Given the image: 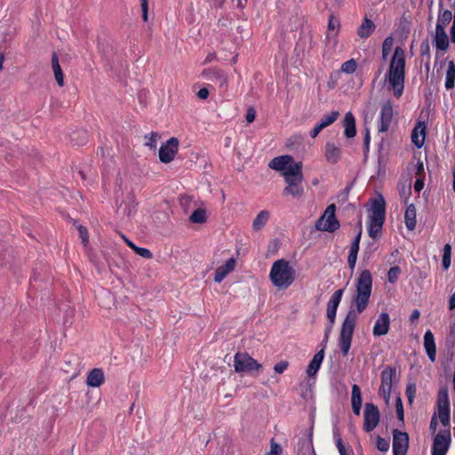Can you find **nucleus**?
Masks as SVG:
<instances>
[{
	"label": "nucleus",
	"instance_id": "obj_1",
	"mask_svg": "<svg viewBox=\"0 0 455 455\" xmlns=\"http://www.w3.org/2000/svg\"><path fill=\"white\" fill-rule=\"evenodd\" d=\"M371 290V274L366 269L360 274L356 280L355 293L352 298L350 308L341 324L338 342L343 356L348 355L357 321V314H362L368 307Z\"/></svg>",
	"mask_w": 455,
	"mask_h": 455
},
{
	"label": "nucleus",
	"instance_id": "obj_2",
	"mask_svg": "<svg viewBox=\"0 0 455 455\" xmlns=\"http://www.w3.org/2000/svg\"><path fill=\"white\" fill-rule=\"evenodd\" d=\"M406 52L401 46H396L390 59L385 74L387 90L392 91L396 99H400L405 86Z\"/></svg>",
	"mask_w": 455,
	"mask_h": 455
},
{
	"label": "nucleus",
	"instance_id": "obj_3",
	"mask_svg": "<svg viewBox=\"0 0 455 455\" xmlns=\"http://www.w3.org/2000/svg\"><path fill=\"white\" fill-rule=\"evenodd\" d=\"M269 278L275 287L283 291L288 289L295 281L296 270L288 260L281 259L273 263Z\"/></svg>",
	"mask_w": 455,
	"mask_h": 455
},
{
	"label": "nucleus",
	"instance_id": "obj_4",
	"mask_svg": "<svg viewBox=\"0 0 455 455\" xmlns=\"http://www.w3.org/2000/svg\"><path fill=\"white\" fill-rule=\"evenodd\" d=\"M370 212L367 226L368 235L376 239L381 234L386 219V202L381 195L372 200Z\"/></svg>",
	"mask_w": 455,
	"mask_h": 455
},
{
	"label": "nucleus",
	"instance_id": "obj_5",
	"mask_svg": "<svg viewBox=\"0 0 455 455\" xmlns=\"http://www.w3.org/2000/svg\"><path fill=\"white\" fill-rule=\"evenodd\" d=\"M284 181L287 186L283 191V196H292L293 197H299L304 193L302 187L303 173L299 165L295 166L293 169L283 173Z\"/></svg>",
	"mask_w": 455,
	"mask_h": 455
},
{
	"label": "nucleus",
	"instance_id": "obj_6",
	"mask_svg": "<svg viewBox=\"0 0 455 455\" xmlns=\"http://www.w3.org/2000/svg\"><path fill=\"white\" fill-rule=\"evenodd\" d=\"M436 406L438 418L444 427H450L451 422V403L448 388L443 387L437 394Z\"/></svg>",
	"mask_w": 455,
	"mask_h": 455
},
{
	"label": "nucleus",
	"instance_id": "obj_7",
	"mask_svg": "<svg viewBox=\"0 0 455 455\" xmlns=\"http://www.w3.org/2000/svg\"><path fill=\"white\" fill-rule=\"evenodd\" d=\"M336 206L331 204L327 206L323 214L315 222V228L320 231L334 232L339 228L340 224L335 215Z\"/></svg>",
	"mask_w": 455,
	"mask_h": 455
},
{
	"label": "nucleus",
	"instance_id": "obj_8",
	"mask_svg": "<svg viewBox=\"0 0 455 455\" xmlns=\"http://www.w3.org/2000/svg\"><path fill=\"white\" fill-rule=\"evenodd\" d=\"M396 368L386 365L380 373L381 383L379 388V394L387 402L393 387V381L395 380Z\"/></svg>",
	"mask_w": 455,
	"mask_h": 455
},
{
	"label": "nucleus",
	"instance_id": "obj_9",
	"mask_svg": "<svg viewBox=\"0 0 455 455\" xmlns=\"http://www.w3.org/2000/svg\"><path fill=\"white\" fill-rule=\"evenodd\" d=\"M451 442L450 427L440 430L434 437L432 455H446Z\"/></svg>",
	"mask_w": 455,
	"mask_h": 455
},
{
	"label": "nucleus",
	"instance_id": "obj_10",
	"mask_svg": "<svg viewBox=\"0 0 455 455\" xmlns=\"http://www.w3.org/2000/svg\"><path fill=\"white\" fill-rule=\"evenodd\" d=\"M379 420L380 414L379 408L371 403H365L363 412V430L367 433L371 432L379 425Z\"/></svg>",
	"mask_w": 455,
	"mask_h": 455
},
{
	"label": "nucleus",
	"instance_id": "obj_11",
	"mask_svg": "<svg viewBox=\"0 0 455 455\" xmlns=\"http://www.w3.org/2000/svg\"><path fill=\"white\" fill-rule=\"evenodd\" d=\"M299 165L302 168L301 162H295L293 157L289 155L280 156L273 158L268 166L275 171L282 172V175L283 173L288 172L291 169H293L295 166Z\"/></svg>",
	"mask_w": 455,
	"mask_h": 455
},
{
	"label": "nucleus",
	"instance_id": "obj_12",
	"mask_svg": "<svg viewBox=\"0 0 455 455\" xmlns=\"http://www.w3.org/2000/svg\"><path fill=\"white\" fill-rule=\"evenodd\" d=\"M179 149V140L175 137L169 139L160 147L159 159L162 163L169 164L174 158Z\"/></svg>",
	"mask_w": 455,
	"mask_h": 455
},
{
	"label": "nucleus",
	"instance_id": "obj_13",
	"mask_svg": "<svg viewBox=\"0 0 455 455\" xmlns=\"http://www.w3.org/2000/svg\"><path fill=\"white\" fill-rule=\"evenodd\" d=\"M409 446V435L398 429L393 430V455H405Z\"/></svg>",
	"mask_w": 455,
	"mask_h": 455
},
{
	"label": "nucleus",
	"instance_id": "obj_14",
	"mask_svg": "<svg viewBox=\"0 0 455 455\" xmlns=\"http://www.w3.org/2000/svg\"><path fill=\"white\" fill-rule=\"evenodd\" d=\"M393 104L390 100H387L381 106L379 118V132H386L388 131L393 120Z\"/></svg>",
	"mask_w": 455,
	"mask_h": 455
},
{
	"label": "nucleus",
	"instance_id": "obj_15",
	"mask_svg": "<svg viewBox=\"0 0 455 455\" xmlns=\"http://www.w3.org/2000/svg\"><path fill=\"white\" fill-rule=\"evenodd\" d=\"M255 360L246 353H237L235 355L234 366L236 371L245 372L254 369Z\"/></svg>",
	"mask_w": 455,
	"mask_h": 455
},
{
	"label": "nucleus",
	"instance_id": "obj_16",
	"mask_svg": "<svg viewBox=\"0 0 455 455\" xmlns=\"http://www.w3.org/2000/svg\"><path fill=\"white\" fill-rule=\"evenodd\" d=\"M390 316L387 312H381L375 321L372 329L374 337L384 336L388 333L390 329Z\"/></svg>",
	"mask_w": 455,
	"mask_h": 455
},
{
	"label": "nucleus",
	"instance_id": "obj_17",
	"mask_svg": "<svg viewBox=\"0 0 455 455\" xmlns=\"http://www.w3.org/2000/svg\"><path fill=\"white\" fill-rule=\"evenodd\" d=\"M427 136V124L425 121H418L412 129L411 139V142L418 148H421L425 143Z\"/></svg>",
	"mask_w": 455,
	"mask_h": 455
},
{
	"label": "nucleus",
	"instance_id": "obj_18",
	"mask_svg": "<svg viewBox=\"0 0 455 455\" xmlns=\"http://www.w3.org/2000/svg\"><path fill=\"white\" fill-rule=\"evenodd\" d=\"M235 267V258H229L224 265L217 267L214 275V281L216 283H221L228 274L234 271Z\"/></svg>",
	"mask_w": 455,
	"mask_h": 455
},
{
	"label": "nucleus",
	"instance_id": "obj_19",
	"mask_svg": "<svg viewBox=\"0 0 455 455\" xmlns=\"http://www.w3.org/2000/svg\"><path fill=\"white\" fill-rule=\"evenodd\" d=\"M434 44L438 51L443 52L449 48V37L446 34L445 28H442L441 25L435 26Z\"/></svg>",
	"mask_w": 455,
	"mask_h": 455
},
{
	"label": "nucleus",
	"instance_id": "obj_20",
	"mask_svg": "<svg viewBox=\"0 0 455 455\" xmlns=\"http://www.w3.org/2000/svg\"><path fill=\"white\" fill-rule=\"evenodd\" d=\"M105 381V375L101 369L94 368L87 375L86 384L91 387H99Z\"/></svg>",
	"mask_w": 455,
	"mask_h": 455
},
{
	"label": "nucleus",
	"instance_id": "obj_21",
	"mask_svg": "<svg viewBox=\"0 0 455 455\" xmlns=\"http://www.w3.org/2000/svg\"><path fill=\"white\" fill-rule=\"evenodd\" d=\"M375 28L376 25L374 22L365 16L361 25L358 27L356 34L361 39H367L371 36Z\"/></svg>",
	"mask_w": 455,
	"mask_h": 455
},
{
	"label": "nucleus",
	"instance_id": "obj_22",
	"mask_svg": "<svg viewBox=\"0 0 455 455\" xmlns=\"http://www.w3.org/2000/svg\"><path fill=\"white\" fill-rule=\"evenodd\" d=\"M340 28V23L338 19L334 17L333 14H331L328 20L327 32L325 35V41L330 43L333 40L335 43L337 42V36Z\"/></svg>",
	"mask_w": 455,
	"mask_h": 455
},
{
	"label": "nucleus",
	"instance_id": "obj_23",
	"mask_svg": "<svg viewBox=\"0 0 455 455\" xmlns=\"http://www.w3.org/2000/svg\"><path fill=\"white\" fill-rule=\"evenodd\" d=\"M424 347L431 362H435L436 355V347L435 338L431 331H427L424 335Z\"/></svg>",
	"mask_w": 455,
	"mask_h": 455
},
{
	"label": "nucleus",
	"instance_id": "obj_24",
	"mask_svg": "<svg viewBox=\"0 0 455 455\" xmlns=\"http://www.w3.org/2000/svg\"><path fill=\"white\" fill-rule=\"evenodd\" d=\"M324 358V347H323L320 351H318L309 362V364L307 369V374L308 377H314L317 373L318 370L321 367V364Z\"/></svg>",
	"mask_w": 455,
	"mask_h": 455
},
{
	"label": "nucleus",
	"instance_id": "obj_25",
	"mask_svg": "<svg viewBox=\"0 0 455 455\" xmlns=\"http://www.w3.org/2000/svg\"><path fill=\"white\" fill-rule=\"evenodd\" d=\"M344 135L348 139L356 135L355 118L350 111L344 117Z\"/></svg>",
	"mask_w": 455,
	"mask_h": 455
},
{
	"label": "nucleus",
	"instance_id": "obj_26",
	"mask_svg": "<svg viewBox=\"0 0 455 455\" xmlns=\"http://www.w3.org/2000/svg\"><path fill=\"white\" fill-rule=\"evenodd\" d=\"M362 402L361 389L358 385L354 384L352 386L351 405L353 412L357 416H359L361 412Z\"/></svg>",
	"mask_w": 455,
	"mask_h": 455
},
{
	"label": "nucleus",
	"instance_id": "obj_27",
	"mask_svg": "<svg viewBox=\"0 0 455 455\" xmlns=\"http://www.w3.org/2000/svg\"><path fill=\"white\" fill-rule=\"evenodd\" d=\"M416 216L417 214L415 205L413 204H409L404 212V222L406 228L410 231H413L416 228Z\"/></svg>",
	"mask_w": 455,
	"mask_h": 455
},
{
	"label": "nucleus",
	"instance_id": "obj_28",
	"mask_svg": "<svg viewBox=\"0 0 455 455\" xmlns=\"http://www.w3.org/2000/svg\"><path fill=\"white\" fill-rule=\"evenodd\" d=\"M325 158L329 163L336 164L340 158V149L334 143L327 142L325 145Z\"/></svg>",
	"mask_w": 455,
	"mask_h": 455
},
{
	"label": "nucleus",
	"instance_id": "obj_29",
	"mask_svg": "<svg viewBox=\"0 0 455 455\" xmlns=\"http://www.w3.org/2000/svg\"><path fill=\"white\" fill-rule=\"evenodd\" d=\"M52 66L54 73V76L56 79L57 84L60 86L64 85V76L60 68V65L59 63V59L57 54L54 52L52 56Z\"/></svg>",
	"mask_w": 455,
	"mask_h": 455
},
{
	"label": "nucleus",
	"instance_id": "obj_30",
	"mask_svg": "<svg viewBox=\"0 0 455 455\" xmlns=\"http://www.w3.org/2000/svg\"><path fill=\"white\" fill-rule=\"evenodd\" d=\"M451 10H443L442 11V7L439 9V15L436 22V26L441 25L442 28H445L446 26L454 19V14H452Z\"/></svg>",
	"mask_w": 455,
	"mask_h": 455
},
{
	"label": "nucleus",
	"instance_id": "obj_31",
	"mask_svg": "<svg viewBox=\"0 0 455 455\" xmlns=\"http://www.w3.org/2000/svg\"><path fill=\"white\" fill-rule=\"evenodd\" d=\"M204 73L210 80H213L214 78L219 80L221 86L227 84L226 76L223 75L222 71L218 68H210L208 70H204Z\"/></svg>",
	"mask_w": 455,
	"mask_h": 455
},
{
	"label": "nucleus",
	"instance_id": "obj_32",
	"mask_svg": "<svg viewBox=\"0 0 455 455\" xmlns=\"http://www.w3.org/2000/svg\"><path fill=\"white\" fill-rule=\"evenodd\" d=\"M455 84V64L453 61H450L448 65V69L446 71L445 77V87L450 90L454 87Z\"/></svg>",
	"mask_w": 455,
	"mask_h": 455
},
{
	"label": "nucleus",
	"instance_id": "obj_33",
	"mask_svg": "<svg viewBox=\"0 0 455 455\" xmlns=\"http://www.w3.org/2000/svg\"><path fill=\"white\" fill-rule=\"evenodd\" d=\"M339 111H331L330 112L329 114L323 116L320 121L318 122V124H320V125L322 127H323V129H325L326 127L331 125L335 121H337V119L339 118Z\"/></svg>",
	"mask_w": 455,
	"mask_h": 455
},
{
	"label": "nucleus",
	"instance_id": "obj_34",
	"mask_svg": "<svg viewBox=\"0 0 455 455\" xmlns=\"http://www.w3.org/2000/svg\"><path fill=\"white\" fill-rule=\"evenodd\" d=\"M394 38L392 36H389L385 38V40L382 43L381 47V53H382V60H386L390 54L392 48L394 46Z\"/></svg>",
	"mask_w": 455,
	"mask_h": 455
},
{
	"label": "nucleus",
	"instance_id": "obj_35",
	"mask_svg": "<svg viewBox=\"0 0 455 455\" xmlns=\"http://www.w3.org/2000/svg\"><path fill=\"white\" fill-rule=\"evenodd\" d=\"M160 136L156 132H151L144 136V145L150 149H156Z\"/></svg>",
	"mask_w": 455,
	"mask_h": 455
},
{
	"label": "nucleus",
	"instance_id": "obj_36",
	"mask_svg": "<svg viewBox=\"0 0 455 455\" xmlns=\"http://www.w3.org/2000/svg\"><path fill=\"white\" fill-rule=\"evenodd\" d=\"M356 68H357V63H356L355 60L350 59V60L345 61L344 63H342V65L340 67V71L345 74L350 75V74L355 73Z\"/></svg>",
	"mask_w": 455,
	"mask_h": 455
},
{
	"label": "nucleus",
	"instance_id": "obj_37",
	"mask_svg": "<svg viewBox=\"0 0 455 455\" xmlns=\"http://www.w3.org/2000/svg\"><path fill=\"white\" fill-rule=\"evenodd\" d=\"M451 246L447 243L443 247V259L442 265L443 269L447 270L451 266Z\"/></svg>",
	"mask_w": 455,
	"mask_h": 455
},
{
	"label": "nucleus",
	"instance_id": "obj_38",
	"mask_svg": "<svg viewBox=\"0 0 455 455\" xmlns=\"http://www.w3.org/2000/svg\"><path fill=\"white\" fill-rule=\"evenodd\" d=\"M189 220L193 223H204L206 220V213L204 209H196L189 217Z\"/></svg>",
	"mask_w": 455,
	"mask_h": 455
},
{
	"label": "nucleus",
	"instance_id": "obj_39",
	"mask_svg": "<svg viewBox=\"0 0 455 455\" xmlns=\"http://www.w3.org/2000/svg\"><path fill=\"white\" fill-rule=\"evenodd\" d=\"M333 437L335 440L336 446L339 450V455H349L347 449L346 448L342 438L340 437L338 431L333 432Z\"/></svg>",
	"mask_w": 455,
	"mask_h": 455
},
{
	"label": "nucleus",
	"instance_id": "obj_40",
	"mask_svg": "<svg viewBox=\"0 0 455 455\" xmlns=\"http://www.w3.org/2000/svg\"><path fill=\"white\" fill-rule=\"evenodd\" d=\"M362 232H363L362 231V223L360 221L359 222V231L350 245L349 252L358 254Z\"/></svg>",
	"mask_w": 455,
	"mask_h": 455
},
{
	"label": "nucleus",
	"instance_id": "obj_41",
	"mask_svg": "<svg viewBox=\"0 0 455 455\" xmlns=\"http://www.w3.org/2000/svg\"><path fill=\"white\" fill-rule=\"evenodd\" d=\"M420 54H421L422 58L427 57V63L426 64V68H427V69H428L431 55H430V46L427 40L423 41L420 44Z\"/></svg>",
	"mask_w": 455,
	"mask_h": 455
},
{
	"label": "nucleus",
	"instance_id": "obj_42",
	"mask_svg": "<svg viewBox=\"0 0 455 455\" xmlns=\"http://www.w3.org/2000/svg\"><path fill=\"white\" fill-rule=\"evenodd\" d=\"M417 393V387L415 383H408L406 386L405 394L409 403H412Z\"/></svg>",
	"mask_w": 455,
	"mask_h": 455
},
{
	"label": "nucleus",
	"instance_id": "obj_43",
	"mask_svg": "<svg viewBox=\"0 0 455 455\" xmlns=\"http://www.w3.org/2000/svg\"><path fill=\"white\" fill-rule=\"evenodd\" d=\"M344 293V289H339L333 292V294L331 296L328 304L332 306H338L339 305L342 296Z\"/></svg>",
	"mask_w": 455,
	"mask_h": 455
},
{
	"label": "nucleus",
	"instance_id": "obj_44",
	"mask_svg": "<svg viewBox=\"0 0 455 455\" xmlns=\"http://www.w3.org/2000/svg\"><path fill=\"white\" fill-rule=\"evenodd\" d=\"M401 268L398 266H395L389 268L387 272V279L390 283H395L400 275Z\"/></svg>",
	"mask_w": 455,
	"mask_h": 455
},
{
	"label": "nucleus",
	"instance_id": "obj_45",
	"mask_svg": "<svg viewBox=\"0 0 455 455\" xmlns=\"http://www.w3.org/2000/svg\"><path fill=\"white\" fill-rule=\"evenodd\" d=\"M376 446H377V449L380 451H387L389 450V440L388 439H386V438H383V437H380V436H378L377 440H376Z\"/></svg>",
	"mask_w": 455,
	"mask_h": 455
},
{
	"label": "nucleus",
	"instance_id": "obj_46",
	"mask_svg": "<svg viewBox=\"0 0 455 455\" xmlns=\"http://www.w3.org/2000/svg\"><path fill=\"white\" fill-rule=\"evenodd\" d=\"M395 411L397 414V418L400 421L403 423L404 421V411H403V402L400 396H397L395 399Z\"/></svg>",
	"mask_w": 455,
	"mask_h": 455
},
{
	"label": "nucleus",
	"instance_id": "obj_47",
	"mask_svg": "<svg viewBox=\"0 0 455 455\" xmlns=\"http://www.w3.org/2000/svg\"><path fill=\"white\" fill-rule=\"evenodd\" d=\"M399 194H400V196L403 200V203L404 204H408V200H409V196L411 195V187H406L405 185H403L400 189H399Z\"/></svg>",
	"mask_w": 455,
	"mask_h": 455
},
{
	"label": "nucleus",
	"instance_id": "obj_48",
	"mask_svg": "<svg viewBox=\"0 0 455 455\" xmlns=\"http://www.w3.org/2000/svg\"><path fill=\"white\" fill-rule=\"evenodd\" d=\"M283 449L280 444L275 443L274 439L271 440L270 451L266 455H281Z\"/></svg>",
	"mask_w": 455,
	"mask_h": 455
},
{
	"label": "nucleus",
	"instance_id": "obj_49",
	"mask_svg": "<svg viewBox=\"0 0 455 455\" xmlns=\"http://www.w3.org/2000/svg\"><path fill=\"white\" fill-rule=\"evenodd\" d=\"M269 218V212L266 210L258 213V228L264 226Z\"/></svg>",
	"mask_w": 455,
	"mask_h": 455
},
{
	"label": "nucleus",
	"instance_id": "obj_50",
	"mask_svg": "<svg viewBox=\"0 0 455 455\" xmlns=\"http://www.w3.org/2000/svg\"><path fill=\"white\" fill-rule=\"evenodd\" d=\"M415 175L417 178H425L424 164L420 159L417 162Z\"/></svg>",
	"mask_w": 455,
	"mask_h": 455
},
{
	"label": "nucleus",
	"instance_id": "obj_51",
	"mask_svg": "<svg viewBox=\"0 0 455 455\" xmlns=\"http://www.w3.org/2000/svg\"><path fill=\"white\" fill-rule=\"evenodd\" d=\"M138 255L145 258V259H150L152 258V253L151 251L147 249V248H141V247H137L136 250L134 251Z\"/></svg>",
	"mask_w": 455,
	"mask_h": 455
},
{
	"label": "nucleus",
	"instance_id": "obj_52",
	"mask_svg": "<svg viewBox=\"0 0 455 455\" xmlns=\"http://www.w3.org/2000/svg\"><path fill=\"white\" fill-rule=\"evenodd\" d=\"M288 365L287 361H281L275 365L274 370L276 373L281 374L288 368Z\"/></svg>",
	"mask_w": 455,
	"mask_h": 455
},
{
	"label": "nucleus",
	"instance_id": "obj_53",
	"mask_svg": "<svg viewBox=\"0 0 455 455\" xmlns=\"http://www.w3.org/2000/svg\"><path fill=\"white\" fill-rule=\"evenodd\" d=\"M451 8L454 12V19H453V21H452V25H451V28L450 34H451V42L455 43V1L451 4Z\"/></svg>",
	"mask_w": 455,
	"mask_h": 455
},
{
	"label": "nucleus",
	"instance_id": "obj_54",
	"mask_svg": "<svg viewBox=\"0 0 455 455\" xmlns=\"http://www.w3.org/2000/svg\"><path fill=\"white\" fill-rule=\"evenodd\" d=\"M356 259H357V254L349 252L348 257H347V264L351 270H353L355 268Z\"/></svg>",
	"mask_w": 455,
	"mask_h": 455
},
{
	"label": "nucleus",
	"instance_id": "obj_55",
	"mask_svg": "<svg viewBox=\"0 0 455 455\" xmlns=\"http://www.w3.org/2000/svg\"><path fill=\"white\" fill-rule=\"evenodd\" d=\"M323 130V127L318 124H315V127L310 131L309 135L312 139H315L318 136V134Z\"/></svg>",
	"mask_w": 455,
	"mask_h": 455
},
{
	"label": "nucleus",
	"instance_id": "obj_56",
	"mask_svg": "<svg viewBox=\"0 0 455 455\" xmlns=\"http://www.w3.org/2000/svg\"><path fill=\"white\" fill-rule=\"evenodd\" d=\"M424 181H425V178H417L416 179V181L414 183V189L417 191V192H420L423 188H424Z\"/></svg>",
	"mask_w": 455,
	"mask_h": 455
},
{
	"label": "nucleus",
	"instance_id": "obj_57",
	"mask_svg": "<svg viewBox=\"0 0 455 455\" xmlns=\"http://www.w3.org/2000/svg\"><path fill=\"white\" fill-rule=\"evenodd\" d=\"M78 230H79L80 237L82 239L83 243H84V244L87 243L88 238H89L87 229L84 227H79Z\"/></svg>",
	"mask_w": 455,
	"mask_h": 455
},
{
	"label": "nucleus",
	"instance_id": "obj_58",
	"mask_svg": "<svg viewBox=\"0 0 455 455\" xmlns=\"http://www.w3.org/2000/svg\"><path fill=\"white\" fill-rule=\"evenodd\" d=\"M255 117H256V111L254 110L253 108H250L248 110H247V114H246V121L248 123H252L254 120H255Z\"/></svg>",
	"mask_w": 455,
	"mask_h": 455
},
{
	"label": "nucleus",
	"instance_id": "obj_59",
	"mask_svg": "<svg viewBox=\"0 0 455 455\" xmlns=\"http://www.w3.org/2000/svg\"><path fill=\"white\" fill-rule=\"evenodd\" d=\"M336 314H337V312L331 310L329 308H327V310H326V315L331 323V325H332L335 322Z\"/></svg>",
	"mask_w": 455,
	"mask_h": 455
},
{
	"label": "nucleus",
	"instance_id": "obj_60",
	"mask_svg": "<svg viewBox=\"0 0 455 455\" xmlns=\"http://www.w3.org/2000/svg\"><path fill=\"white\" fill-rule=\"evenodd\" d=\"M436 427H437V419H436V416L435 414L432 417L431 419V421H430V426H429V429L431 431L432 434L435 433L436 431Z\"/></svg>",
	"mask_w": 455,
	"mask_h": 455
},
{
	"label": "nucleus",
	"instance_id": "obj_61",
	"mask_svg": "<svg viewBox=\"0 0 455 455\" xmlns=\"http://www.w3.org/2000/svg\"><path fill=\"white\" fill-rule=\"evenodd\" d=\"M197 96L202 99V100H205L208 98L209 96V91L207 88H201L198 92H197Z\"/></svg>",
	"mask_w": 455,
	"mask_h": 455
},
{
	"label": "nucleus",
	"instance_id": "obj_62",
	"mask_svg": "<svg viewBox=\"0 0 455 455\" xmlns=\"http://www.w3.org/2000/svg\"><path fill=\"white\" fill-rule=\"evenodd\" d=\"M449 309H455V291L451 294V296L449 299Z\"/></svg>",
	"mask_w": 455,
	"mask_h": 455
},
{
	"label": "nucleus",
	"instance_id": "obj_63",
	"mask_svg": "<svg viewBox=\"0 0 455 455\" xmlns=\"http://www.w3.org/2000/svg\"><path fill=\"white\" fill-rule=\"evenodd\" d=\"M420 313L418 309H414L410 316L411 323H413L415 320L419 319Z\"/></svg>",
	"mask_w": 455,
	"mask_h": 455
},
{
	"label": "nucleus",
	"instance_id": "obj_64",
	"mask_svg": "<svg viewBox=\"0 0 455 455\" xmlns=\"http://www.w3.org/2000/svg\"><path fill=\"white\" fill-rule=\"evenodd\" d=\"M216 54L214 52H211L207 55L204 63L212 62L213 60H215Z\"/></svg>",
	"mask_w": 455,
	"mask_h": 455
}]
</instances>
